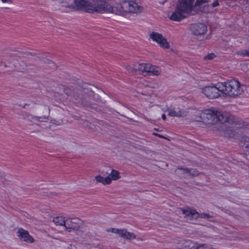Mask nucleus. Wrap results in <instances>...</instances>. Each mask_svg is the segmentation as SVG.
<instances>
[{
    "label": "nucleus",
    "instance_id": "f257e3e1",
    "mask_svg": "<svg viewBox=\"0 0 249 249\" xmlns=\"http://www.w3.org/2000/svg\"><path fill=\"white\" fill-rule=\"evenodd\" d=\"M197 116L200 119L199 121L207 124H210L211 129L213 126L220 123L231 124L234 122V117L229 112L211 109L202 110L198 113Z\"/></svg>",
    "mask_w": 249,
    "mask_h": 249
},
{
    "label": "nucleus",
    "instance_id": "f03ea898",
    "mask_svg": "<svg viewBox=\"0 0 249 249\" xmlns=\"http://www.w3.org/2000/svg\"><path fill=\"white\" fill-rule=\"evenodd\" d=\"M195 0H179L175 10L172 14L170 18L174 21H179L195 13L202 12L201 9L198 10L197 8H193V3Z\"/></svg>",
    "mask_w": 249,
    "mask_h": 249
},
{
    "label": "nucleus",
    "instance_id": "7ed1b4c3",
    "mask_svg": "<svg viewBox=\"0 0 249 249\" xmlns=\"http://www.w3.org/2000/svg\"><path fill=\"white\" fill-rule=\"evenodd\" d=\"M221 93L230 97L240 96L246 89V87L235 79L228 80L219 83Z\"/></svg>",
    "mask_w": 249,
    "mask_h": 249
},
{
    "label": "nucleus",
    "instance_id": "20e7f679",
    "mask_svg": "<svg viewBox=\"0 0 249 249\" xmlns=\"http://www.w3.org/2000/svg\"><path fill=\"white\" fill-rule=\"evenodd\" d=\"M143 8L134 0H123L115 4V14L125 16L126 14L141 13Z\"/></svg>",
    "mask_w": 249,
    "mask_h": 249
},
{
    "label": "nucleus",
    "instance_id": "39448f33",
    "mask_svg": "<svg viewBox=\"0 0 249 249\" xmlns=\"http://www.w3.org/2000/svg\"><path fill=\"white\" fill-rule=\"evenodd\" d=\"M90 13H112L115 14V5L111 0H91Z\"/></svg>",
    "mask_w": 249,
    "mask_h": 249
},
{
    "label": "nucleus",
    "instance_id": "423d86ee",
    "mask_svg": "<svg viewBox=\"0 0 249 249\" xmlns=\"http://www.w3.org/2000/svg\"><path fill=\"white\" fill-rule=\"evenodd\" d=\"M81 89L77 91L78 95H74L75 99L81 100V103L84 106L89 107L90 104L87 101H90L92 99L96 100L94 92L91 90L90 86L85 84Z\"/></svg>",
    "mask_w": 249,
    "mask_h": 249
},
{
    "label": "nucleus",
    "instance_id": "0eeeda50",
    "mask_svg": "<svg viewBox=\"0 0 249 249\" xmlns=\"http://www.w3.org/2000/svg\"><path fill=\"white\" fill-rule=\"evenodd\" d=\"M91 0H73V4H68L66 7L73 11H83L90 13Z\"/></svg>",
    "mask_w": 249,
    "mask_h": 249
},
{
    "label": "nucleus",
    "instance_id": "6e6552de",
    "mask_svg": "<svg viewBox=\"0 0 249 249\" xmlns=\"http://www.w3.org/2000/svg\"><path fill=\"white\" fill-rule=\"evenodd\" d=\"M219 83L216 85L211 84V85L205 86L201 89V91L203 94L209 99H215L220 96V92H221Z\"/></svg>",
    "mask_w": 249,
    "mask_h": 249
},
{
    "label": "nucleus",
    "instance_id": "1a4fd4ad",
    "mask_svg": "<svg viewBox=\"0 0 249 249\" xmlns=\"http://www.w3.org/2000/svg\"><path fill=\"white\" fill-rule=\"evenodd\" d=\"M212 130L215 133L227 137H231L234 135V131L231 126H227L224 124H216L212 126Z\"/></svg>",
    "mask_w": 249,
    "mask_h": 249
},
{
    "label": "nucleus",
    "instance_id": "9d476101",
    "mask_svg": "<svg viewBox=\"0 0 249 249\" xmlns=\"http://www.w3.org/2000/svg\"><path fill=\"white\" fill-rule=\"evenodd\" d=\"M149 37L153 41L156 42L159 44L161 47L164 49H169L170 48L169 43L161 34L152 32L150 34Z\"/></svg>",
    "mask_w": 249,
    "mask_h": 249
},
{
    "label": "nucleus",
    "instance_id": "9b49d317",
    "mask_svg": "<svg viewBox=\"0 0 249 249\" xmlns=\"http://www.w3.org/2000/svg\"><path fill=\"white\" fill-rule=\"evenodd\" d=\"M83 223V222L78 218H67L66 219L65 228L76 231L80 228ZM68 231L70 232L71 230H69Z\"/></svg>",
    "mask_w": 249,
    "mask_h": 249
},
{
    "label": "nucleus",
    "instance_id": "f8f14e48",
    "mask_svg": "<svg viewBox=\"0 0 249 249\" xmlns=\"http://www.w3.org/2000/svg\"><path fill=\"white\" fill-rule=\"evenodd\" d=\"M191 30L196 36L201 35L206 33L207 31V26L204 23H195L191 25Z\"/></svg>",
    "mask_w": 249,
    "mask_h": 249
},
{
    "label": "nucleus",
    "instance_id": "ddd939ff",
    "mask_svg": "<svg viewBox=\"0 0 249 249\" xmlns=\"http://www.w3.org/2000/svg\"><path fill=\"white\" fill-rule=\"evenodd\" d=\"M168 115L173 117H184L187 116V112L179 107H171L167 109Z\"/></svg>",
    "mask_w": 249,
    "mask_h": 249
},
{
    "label": "nucleus",
    "instance_id": "4468645a",
    "mask_svg": "<svg viewBox=\"0 0 249 249\" xmlns=\"http://www.w3.org/2000/svg\"><path fill=\"white\" fill-rule=\"evenodd\" d=\"M149 67L150 64L149 63L139 64L138 68H132L131 71L133 73H138L145 76L148 75Z\"/></svg>",
    "mask_w": 249,
    "mask_h": 249
},
{
    "label": "nucleus",
    "instance_id": "2eb2a0df",
    "mask_svg": "<svg viewBox=\"0 0 249 249\" xmlns=\"http://www.w3.org/2000/svg\"><path fill=\"white\" fill-rule=\"evenodd\" d=\"M18 237L23 241L28 243L34 242L33 238L29 234L28 232L22 229H19L18 230Z\"/></svg>",
    "mask_w": 249,
    "mask_h": 249
},
{
    "label": "nucleus",
    "instance_id": "dca6fc26",
    "mask_svg": "<svg viewBox=\"0 0 249 249\" xmlns=\"http://www.w3.org/2000/svg\"><path fill=\"white\" fill-rule=\"evenodd\" d=\"M182 212L187 220H194L199 218V213L195 210L183 209Z\"/></svg>",
    "mask_w": 249,
    "mask_h": 249
},
{
    "label": "nucleus",
    "instance_id": "f3484780",
    "mask_svg": "<svg viewBox=\"0 0 249 249\" xmlns=\"http://www.w3.org/2000/svg\"><path fill=\"white\" fill-rule=\"evenodd\" d=\"M118 234L120 237L126 239L136 238V236L133 233L128 232L125 229H119Z\"/></svg>",
    "mask_w": 249,
    "mask_h": 249
},
{
    "label": "nucleus",
    "instance_id": "a211bd4d",
    "mask_svg": "<svg viewBox=\"0 0 249 249\" xmlns=\"http://www.w3.org/2000/svg\"><path fill=\"white\" fill-rule=\"evenodd\" d=\"M161 72V69L158 67L151 65L150 64V67L149 68L148 75H159Z\"/></svg>",
    "mask_w": 249,
    "mask_h": 249
},
{
    "label": "nucleus",
    "instance_id": "6ab92c4d",
    "mask_svg": "<svg viewBox=\"0 0 249 249\" xmlns=\"http://www.w3.org/2000/svg\"><path fill=\"white\" fill-rule=\"evenodd\" d=\"M95 179L97 182L101 183L104 185L109 184L111 183V180L109 177L104 178L101 176L98 175L95 177Z\"/></svg>",
    "mask_w": 249,
    "mask_h": 249
},
{
    "label": "nucleus",
    "instance_id": "aec40b11",
    "mask_svg": "<svg viewBox=\"0 0 249 249\" xmlns=\"http://www.w3.org/2000/svg\"><path fill=\"white\" fill-rule=\"evenodd\" d=\"M53 222L57 226H63L65 227L66 219L63 216H56L53 218Z\"/></svg>",
    "mask_w": 249,
    "mask_h": 249
},
{
    "label": "nucleus",
    "instance_id": "412c9836",
    "mask_svg": "<svg viewBox=\"0 0 249 249\" xmlns=\"http://www.w3.org/2000/svg\"><path fill=\"white\" fill-rule=\"evenodd\" d=\"M107 177H109L111 180V182L112 180H117L121 178L120 173L118 171L114 169L111 170V173L108 174Z\"/></svg>",
    "mask_w": 249,
    "mask_h": 249
},
{
    "label": "nucleus",
    "instance_id": "4be33fe9",
    "mask_svg": "<svg viewBox=\"0 0 249 249\" xmlns=\"http://www.w3.org/2000/svg\"><path fill=\"white\" fill-rule=\"evenodd\" d=\"M178 169L183 170L185 173H188L193 177L197 176L199 175L198 171L196 169L179 168Z\"/></svg>",
    "mask_w": 249,
    "mask_h": 249
},
{
    "label": "nucleus",
    "instance_id": "5701e85b",
    "mask_svg": "<svg viewBox=\"0 0 249 249\" xmlns=\"http://www.w3.org/2000/svg\"><path fill=\"white\" fill-rule=\"evenodd\" d=\"M48 115H44L42 116H34L32 119V122L34 123L36 121L40 122H47L48 120Z\"/></svg>",
    "mask_w": 249,
    "mask_h": 249
},
{
    "label": "nucleus",
    "instance_id": "b1692460",
    "mask_svg": "<svg viewBox=\"0 0 249 249\" xmlns=\"http://www.w3.org/2000/svg\"><path fill=\"white\" fill-rule=\"evenodd\" d=\"M197 244L192 241L187 242L184 246V249H196Z\"/></svg>",
    "mask_w": 249,
    "mask_h": 249
},
{
    "label": "nucleus",
    "instance_id": "393cba45",
    "mask_svg": "<svg viewBox=\"0 0 249 249\" xmlns=\"http://www.w3.org/2000/svg\"><path fill=\"white\" fill-rule=\"evenodd\" d=\"M236 53L239 56L249 57V49L241 50L237 52Z\"/></svg>",
    "mask_w": 249,
    "mask_h": 249
},
{
    "label": "nucleus",
    "instance_id": "a878e982",
    "mask_svg": "<svg viewBox=\"0 0 249 249\" xmlns=\"http://www.w3.org/2000/svg\"><path fill=\"white\" fill-rule=\"evenodd\" d=\"M241 144L243 147L247 148L249 146V137H243L241 140Z\"/></svg>",
    "mask_w": 249,
    "mask_h": 249
},
{
    "label": "nucleus",
    "instance_id": "bb28decb",
    "mask_svg": "<svg viewBox=\"0 0 249 249\" xmlns=\"http://www.w3.org/2000/svg\"><path fill=\"white\" fill-rule=\"evenodd\" d=\"M196 249H214L210 245L204 244H197Z\"/></svg>",
    "mask_w": 249,
    "mask_h": 249
},
{
    "label": "nucleus",
    "instance_id": "cd10ccee",
    "mask_svg": "<svg viewBox=\"0 0 249 249\" xmlns=\"http://www.w3.org/2000/svg\"><path fill=\"white\" fill-rule=\"evenodd\" d=\"M209 0H196V4L195 5V8L199 7L202 3H206L209 1Z\"/></svg>",
    "mask_w": 249,
    "mask_h": 249
},
{
    "label": "nucleus",
    "instance_id": "c85d7f7f",
    "mask_svg": "<svg viewBox=\"0 0 249 249\" xmlns=\"http://www.w3.org/2000/svg\"><path fill=\"white\" fill-rule=\"evenodd\" d=\"M216 56L215 54L214 53H211L206 55L204 57V59L205 60H212Z\"/></svg>",
    "mask_w": 249,
    "mask_h": 249
},
{
    "label": "nucleus",
    "instance_id": "c756f323",
    "mask_svg": "<svg viewBox=\"0 0 249 249\" xmlns=\"http://www.w3.org/2000/svg\"><path fill=\"white\" fill-rule=\"evenodd\" d=\"M199 217L201 218H211L212 216H210L209 214L205 213H199Z\"/></svg>",
    "mask_w": 249,
    "mask_h": 249
},
{
    "label": "nucleus",
    "instance_id": "7c9ffc66",
    "mask_svg": "<svg viewBox=\"0 0 249 249\" xmlns=\"http://www.w3.org/2000/svg\"><path fill=\"white\" fill-rule=\"evenodd\" d=\"M31 116V114L29 112H25L23 113L22 117L24 120H29L30 119V117Z\"/></svg>",
    "mask_w": 249,
    "mask_h": 249
},
{
    "label": "nucleus",
    "instance_id": "2f4dec72",
    "mask_svg": "<svg viewBox=\"0 0 249 249\" xmlns=\"http://www.w3.org/2000/svg\"><path fill=\"white\" fill-rule=\"evenodd\" d=\"M119 229L117 228H109V229L107 230V231L108 232H110L112 233H114L118 234V233Z\"/></svg>",
    "mask_w": 249,
    "mask_h": 249
},
{
    "label": "nucleus",
    "instance_id": "473e14b6",
    "mask_svg": "<svg viewBox=\"0 0 249 249\" xmlns=\"http://www.w3.org/2000/svg\"><path fill=\"white\" fill-rule=\"evenodd\" d=\"M16 58H17L16 56H11V59H10V62L11 63H13V64L15 67H17V64L13 61L15 60Z\"/></svg>",
    "mask_w": 249,
    "mask_h": 249
},
{
    "label": "nucleus",
    "instance_id": "72a5a7b5",
    "mask_svg": "<svg viewBox=\"0 0 249 249\" xmlns=\"http://www.w3.org/2000/svg\"><path fill=\"white\" fill-rule=\"evenodd\" d=\"M64 92H65L66 94L68 95H71V91H70V89L68 88H66L64 89Z\"/></svg>",
    "mask_w": 249,
    "mask_h": 249
},
{
    "label": "nucleus",
    "instance_id": "f704fd0d",
    "mask_svg": "<svg viewBox=\"0 0 249 249\" xmlns=\"http://www.w3.org/2000/svg\"><path fill=\"white\" fill-rule=\"evenodd\" d=\"M219 5V3L218 1L217 0L213 2L212 4V6L213 7H216V6H218Z\"/></svg>",
    "mask_w": 249,
    "mask_h": 249
},
{
    "label": "nucleus",
    "instance_id": "c9c22d12",
    "mask_svg": "<svg viewBox=\"0 0 249 249\" xmlns=\"http://www.w3.org/2000/svg\"><path fill=\"white\" fill-rule=\"evenodd\" d=\"M33 116H34V115L31 114V116L30 117V119H29V120H28V121L32 122V119H33Z\"/></svg>",
    "mask_w": 249,
    "mask_h": 249
},
{
    "label": "nucleus",
    "instance_id": "e433bc0d",
    "mask_svg": "<svg viewBox=\"0 0 249 249\" xmlns=\"http://www.w3.org/2000/svg\"><path fill=\"white\" fill-rule=\"evenodd\" d=\"M162 118L163 120H166V115L164 114H163L162 115Z\"/></svg>",
    "mask_w": 249,
    "mask_h": 249
},
{
    "label": "nucleus",
    "instance_id": "4c0bfd02",
    "mask_svg": "<svg viewBox=\"0 0 249 249\" xmlns=\"http://www.w3.org/2000/svg\"><path fill=\"white\" fill-rule=\"evenodd\" d=\"M156 135L157 136H158L160 138H164V137L162 136H161V135H160V134H156Z\"/></svg>",
    "mask_w": 249,
    "mask_h": 249
},
{
    "label": "nucleus",
    "instance_id": "58836bf2",
    "mask_svg": "<svg viewBox=\"0 0 249 249\" xmlns=\"http://www.w3.org/2000/svg\"><path fill=\"white\" fill-rule=\"evenodd\" d=\"M23 55H24L23 56V57H26V56L29 55V54L28 53H24V54H23Z\"/></svg>",
    "mask_w": 249,
    "mask_h": 249
},
{
    "label": "nucleus",
    "instance_id": "ea45409f",
    "mask_svg": "<svg viewBox=\"0 0 249 249\" xmlns=\"http://www.w3.org/2000/svg\"><path fill=\"white\" fill-rule=\"evenodd\" d=\"M2 1V2L3 3H5V2H7L8 1L7 0H1Z\"/></svg>",
    "mask_w": 249,
    "mask_h": 249
},
{
    "label": "nucleus",
    "instance_id": "a19ab883",
    "mask_svg": "<svg viewBox=\"0 0 249 249\" xmlns=\"http://www.w3.org/2000/svg\"><path fill=\"white\" fill-rule=\"evenodd\" d=\"M246 150L247 152H249V147H247V148H246Z\"/></svg>",
    "mask_w": 249,
    "mask_h": 249
},
{
    "label": "nucleus",
    "instance_id": "79ce46f5",
    "mask_svg": "<svg viewBox=\"0 0 249 249\" xmlns=\"http://www.w3.org/2000/svg\"><path fill=\"white\" fill-rule=\"evenodd\" d=\"M4 63H3V62H1V65H2V64H3V65H4V66H5V67H6L7 66H6L5 64H4Z\"/></svg>",
    "mask_w": 249,
    "mask_h": 249
},
{
    "label": "nucleus",
    "instance_id": "37998d69",
    "mask_svg": "<svg viewBox=\"0 0 249 249\" xmlns=\"http://www.w3.org/2000/svg\"><path fill=\"white\" fill-rule=\"evenodd\" d=\"M18 57L19 59H21L20 56H18Z\"/></svg>",
    "mask_w": 249,
    "mask_h": 249
}]
</instances>
